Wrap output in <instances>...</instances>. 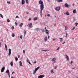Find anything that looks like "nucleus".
<instances>
[{
  "mask_svg": "<svg viewBox=\"0 0 78 78\" xmlns=\"http://www.w3.org/2000/svg\"><path fill=\"white\" fill-rule=\"evenodd\" d=\"M2 46V43L0 42V47H1Z\"/></svg>",
  "mask_w": 78,
  "mask_h": 78,
  "instance_id": "nucleus-43",
  "label": "nucleus"
},
{
  "mask_svg": "<svg viewBox=\"0 0 78 78\" xmlns=\"http://www.w3.org/2000/svg\"><path fill=\"white\" fill-rule=\"evenodd\" d=\"M25 50H23V52L24 53H25Z\"/></svg>",
  "mask_w": 78,
  "mask_h": 78,
  "instance_id": "nucleus-40",
  "label": "nucleus"
},
{
  "mask_svg": "<svg viewBox=\"0 0 78 78\" xmlns=\"http://www.w3.org/2000/svg\"><path fill=\"white\" fill-rule=\"evenodd\" d=\"M11 49H9V55L10 56L11 55Z\"/></svg>",
  "mask_w": 78,
  "mask_h": 78,
  "instance_id": "nucleus-8",
  "label": "nucleus"
},
{
  "mask_svg": "<svg viewBox=\"0 0 78 78\" xmlns=\"http://www.w3.org/2000/svg\"><path fill=\"white\" fill-rule=\"evenodd\" d=\"M23 25V23H21L19 25V27H22V26Z\"/></svg>",
  "mask_w": 78,
  "mask_h": 78,
  "instance_id": "nucleus-14",
  "label": "nucleus"
},
{
  "mask_svg": "<svg viewBox=\"0 0 78 78\" xmlns=\"http://www.w3.org/2000/svg\"><path fill=\"white\" fill-rule=\"evenodd\" d=\"M78 23H75L76 26L78 25Z\"/></svg>",
  "mask_w": 78,
  "mask_h": 78,
  "instance_id": "nucleus-33",
  "label": "nucleus"
},
{
  "mask_svg": "<svg viewBox=\"0 0 78 78\" xmlns=\"http://www.w3.org/2000/svg\"><path fill=\"white\" fill-rule=\"evenodd\" d=\"M9 69H7L6 71V73H9Z\"/></svg>",
  "mask_w": 78,
  "mask_h": 78,
  "instance_id": "nucleus-28",
  "label": "nucleus"
},
{
  "mask_svg": "<svg viewBox=\"0 0 78 78\" xmlns=\"http://www.w3.org/2000/svg\"><path fill=\"white\" fill-rule=\"evenodd\" d=\"M8 75L9 76V75H10L9 73H8Z\"/></svg>",
  "mask_w": 78,
  "mask_h": 78,
  "instance_id": "nucleus-47",
  "label": "nucleus"
},
{
  "mask_svg": "<svg viewBox=\"0 0 78 78\" xmlns=\"http://www.w3.org/2000/svg\"><path fill=\"white\" fill-rule=\"evenodd\" d=\"M56 69V67H55V69Z\"/></svg>",
  "mask_w": 78,
  "mask_h": 78,
  "instance_id": "nucleus-62",
  "label": "nucleus"
},
{
  "mask_svg": "<svg viewBox=\"0 0 78 78\" xmlns=\"http://www.w3.org/2000/svg\"><path fill=\"white\" fill-rule=\"evenodd\" d=\"M39 4H40V13L41 14H42V10H43V9H44V3L42 1V0H40L39 2Z\"/></svg>",
  "mask_w": 78,
  "mask_h": 78,
  "instance_id": "nucleus-1",
  "label": "nucleus"
},
{
  "mask_svg": "<svg viewBox=\"0 0 78 78\" xmlns=\"http://www.w3.org/2000/svg\"><path fill=\"white\" fill-rule=\"evenodd\" d=\"M13 73H14V72H13L12 73V74H13Z\"/></svg>",
  "mask_w": 78,
  "mask_h": 78,
  "instance_id": "nucleus-53",
  "label": "nucleus"
},
{
  "mask_svg": "<svg viewBox=\"0 0 78 78\" xmlns=\"http://www.w3.org/2000/svg\"><path fill=\"white\" fill-rule=\"evenodd\" d=\"M67 35H68V34H67V33H66V37H67Z\"/></svg>",
  "mask_w": 78,
  "mask_h": 78,
  "instance_id": "nucleus-41",
  "label": "nucleus"
},
{
  "mask_svg": "<svg viewBox=\"0 0 78 78\" xmlns=\"http://www.w3.org/2000/svg\"><path fill=\"white\" fill-rule=\"evenodd\" d=\"M73 12L74 14H75L76 13V10H74L73 11Z\"/></svg>",
  "mask_w": 78,
  "mask_h": 78,
  "instance_id": "nucleus-15",
  "label": "nucleus"
},
{
  "mask_svg": "<svg viewBox=\"0 0 78 78\" xmlns=\"http://www.w3.org/2000/svg\"><path fill=\"white\" fill-rule=\"evenodd\" d=\"M11 78H14V77L12 76V77H11Z\"/></svg>",
  "mask_w": 78,
  "mask_h": 78,
  "instance_id": "nucleus-54",
  "label": "nucleus"
},
{
  "mask_svg": "<svg viewBox=\"0 0 78 78\" xmlns=\"http://www.w3.org/2000/svg\"><path fill=\"white\" fill-rule=\"evenodd\" d=\"M29 63L30 64V65H32L31 63L30 62H29Z\"/></svg>",
  "mask_w": 78,
  "mask_h": 78,
  "instance_id": "nucleus-44",
  "label": "nucleus"
},
{
  "mask_svg": "<svg viewBox=\"0 0 78 78\" xmlns=\"http://www.w3.org/2000/svg\"><path fill=\"white\" fill-rule=\"evenodd\" d=\"M48 38L49 39H50L49 38H50V36H48Z\"/></svg>",
  "mask_w": 78,
  "mask_h": 78,
  "instance_id": "nucleus-51",
  "label": "nucleus"
},
{
  "mask_svg": "<svg viewBox=\"0 0 78 78\" xmlns=\"http://www.w3.org/2000/svg\"><path fill=\"white\" fill-rule=\"evenodd\" d=\"M54 27H55L56 26V24H54Z\"/></svg>",
  "mask_w": 78,
  "mask_h": 78,
  "instance_id": "nucleus-56",
  "label": "nucleus"
},
{
  "mask_svg": "<svg viewBox=\"0 0 78 78\" xmlns=\"http://www.w3.org/2000/svg\"><path fill=\"white\" fill-rule=\"evenodd\" d=\"M16 18H19V16H16Z\"/></svg>",
  "mask_w": 78,
  "mask_h": 78,
  "instance_id": "nucleus-46",
  "label": "nucleus"
},
{
  "mask_svg": "<svg viewBox=\"0 0 78 78\" xmlns=\"http://www.w3.org/2000/svg\"><path fill=\"white\" fill-rule=\"evenodd\" d=\"M15 59L16 61H18V58H17V57H16Z\"/></svg>",
  "mask_w": 78,
  "mask_h": 78,
  "instance_id": "nucleus-23",
  "label": "nucleus"
},
{
  "mask_svg": "<svg viewBox=\"0 0 78 78\" xmlns=\"http://www.w3.org/2000/svg\"><path fill=\"white\" fill-rule=\"evenodd\" d=\"M75 28V27H74L73 29H72V30H74V29Z\"/></svg>",
  "mask_w": 78,
  "mask_h": 78,
  "instance_id": "nucleus-31",
  "label": "nucleus"
},
{
  "mask_svg": "<svg viewBox=\"0 0 78 78\" xmlns=\"http://www.w3.org/2000/svg\"><path fill=\"white\" fill-rule=\"evenodd\" d=\"M26 33H27V31H25V30H24V36H25V34H26Z\"/></svg>",
  "mask_w": 78,
  "mask_h": 78,
  "instance_id": "nucleus-16",
  "label": "nucleus"
},
{
  "mask_svg": "<svg viewBox=\"0 0 78 78\" xmlns=\"http://www.w3.org/2000/svg\"><path fill=\"white\" fill-rule=\"evenodd\" d=\"M27 62H30V61L29 60H27Z\"/></svg>",
  "mask_w": 78,
  "mask_h": 78,
  "instance_id": "nucleus-45",
  "label": "nucleus"
},
{
  "mask_svg": "<svg viewBox=\"0 0 78 78\" xmlns=\"http://www.w3.org/2000/svg\"><path fill=\"white\" fill-rule=\"evenodd\" d=\"M72 69H75V68H72Z\"/></svg>",
  "mask_w": 78,
  "mask_h": 78,
  "instance_id": "nucleus-55",
  "label": "nucleus"
},
{
  "mask_svg": "<svg viewBox=\"0 0 78 78\" xmlns=\"http://www.w3.org/2000/svg\"><path fill=\"white\" fill-rule=\"evenodd\" d=\"M22 5H24V4H25V1L24 0H22Z\"/></svg>",
  "mask_w": 78,
  "mask_h": 78,
  "instance_id": "nucleus-10",
  "label": "nucleus"
},
{
  "mask_svg": "<svg viewBox=\"0 0 78 78\" xmlns=\"http://www.w3.org/2000/svg\"><path fill=\"white\" fill-rule=\"evenodd\" d=\"M36 30L37 31H39V30H40L39 29V28H37Z\"/></svg>",
  "mask_w": 78,
  "mask_h": 78,
  "instance_id": "nucleus-25",
  "label": "nucleus"
},
{
  "mask_svg": "<svg viewBox=\"0 0 78 78\" xmlns=\"http://www.w3.org/2000/svg\"><path fill=\"white\" fill-rule=\"evenodd\" d=\"M37 19V17H34V20H36Z\"/></svg>",
  "mask_w": 78,
  "mask_h": 78,
  "instance_id": "nucleus-18",
  "label": "nucleus"
},
{
  "mask_svg": "<svg viewBox=\"0 0 78 78\" xmlns=\"http://www.w3.org/2000/svg\"><path fill=\"white\" fill-rule=\"evenodd\" d=\"M45 29L46 30V31H47V28H46V27H45Z\"/></svg>",
  "mask_w": 78,
  "mask_h": 78,
  "instance_id": "nucleus-48",
  "label": "nucleus"
},
{
  "mask_svg": "<svg viewBox=\"0 0 78 78\" xmlns=\"http://www.w3.org/2000/svg\"><path fill=\"white\" fill-rule=\"evenodd\" d=\"M9 76V78H10V75Z\"/></svg>",
  "mask_w": 78,
  "mask_h": 78,
  "instance_id": "nucleus-64",
  "label": "nucleus"
},
{
  "mask_svg": "<svg viewBox=\"0 0 78 78\" xmlns=\"http://www.w3.org/2000/svg\"><path fill=\"white\" fill-rule=\"evenodd\" d=\"M20 66H22V62H21V61H20Z\"/></svg>",
  "mask_w": 78,
  "mask_h": 78,
  "instance_id": "nucleus-13",
  "label": "nucleus"
},
{
  "mask_svg": "<svg viewBox=\"0 0 78 78\" xmlns=\"http://www.w3.org/2000/svg\"><path fill=\"white\" fill-rule=\"evenodd\" d=\"M0 16L1 17H2V18H3V16L2 15V14H0Z\"/></svg>",
  "mask_w": 78,
  "mask_h": 78,
  "instance_id": "nucleus-21",
  "label": "nucleus"
},
{
  "mask_svg": "<svg viewBox=\"0 0 78 78\" xmlns=\"http://www.w3.org/2000/svg\"><path fill=\"white\" fill-rule=\"evenodd\" d=\"M60 39V42H62V38H59Z\"/></svg>",
  "mask_w": 78,
  "mask_h": 78,
  "instance_id": "nucleus-29",
  "label": "nucleus"
},
{
  "mask_svg": "<svg viewBox=\"0 0 78 78\" xmlns=\"http://www.w3.org/2000/svg\"><path fill=\"white\" fill-rule=\"evenodd\" d=\"M12 37H14V36H15V35L14 34L12 33Z\"/></svg>",
  "mask_w": 78,
  "mask_h": 78,
  "instance_id": "nucleus-20",
  "label": "nucleus"
},
{
  "mask_svg": "<svg viewBox=\"0 0 78 78\" xmlns=\"http://www.w3.org/2000/svg\"><path fill=\"white\" fill-rule=\"evenodd\" d=\"M45 31H46V34H47V35H48V34H49V31H48V30H46Z\"/></svg>",
  "mask_w": 78,
  "mask_h": 78,
  "instance_id": "nucleus-11",
  "label": "nucleus"
},
{
  "mask_svg": "<svg viewBox=\"0 0 78 78\" xmlns=\"http://www.w3.org/2000/svg\"><path fill=\"white\" fill-rule=\"evenodd\" d=\"M47 37H45L44 38V41H45L46 42V41H47Z\"/></svg>",
  "mask_w": 78,
  "mask_h": 78,
  "instance_id": "nucleus-12",
  "label": "nucleus"
},
{
  "mask_svg": "<svg viewBox=\"0 0 78 78\" xmlns=\"http://www.w3.org/2000/svg\"><path fill=\"white\" fill-rule=\"evenodd\" d=\"M22 37H23L22 35L20 37V39H22Z\"/></svg>",
  "mask_w": 78,
  "mask_h": 78,
  "instance_id": "nucleus-35",
  "label": "nucleus"
},
{
  "mask_svg": "<svg viewBox=\"0 0 78 78\" xmlns=\"http://www.w3.org/2000/svg\"><path fill=\"white\" fill-rule=\"evenodd\" d=\"M68 29V27L67 26L65 27V30H67Z\"/></svg>",
  "mask_w": 78,
  "mask_h": 78,
  "instance_id": "nucleus-19",
  "label": "nucleus"
},
{
  "mask_svg": "<svg viewBox=\"0 0 78 78\" xmlns=\"http://www.w3.org/2000/svg\"><path fill=\"white\" fill-rule=\"evenodd\" d=\"M71 64H72V63H73V61H72L71 62Z\"/></svg>",
  "mask_w": 78,
  "mask_h": 78,
  "instance_id": "nucleus-52",
  "label": "nucleus"
},
{
  "mask_svg": "<svg viewBox=\"0 0 78 78\" xmlns=\"http://www.w3.org/2000/svg\"><path fill=\"white\" fill-rule=\"evenodd\" d=\"M5 49H7V46L6 45V44H5Z\"/></svg>",
  "mask_w": 78,
  "mask_h": 78,
  "instance_id": "nucleus-30",
  "label": "nucleus"
},
{
  "mask_svg": "<svg viewBox=\"0 0 78 78\" xmlns=\"http://www.w3.org/2000/svg\"><path fill=\"white\" fill-rule=\"evenodd\" d=\"M7 3H8V4H11L10 2L8 1L7 2Z\"/></svg>",
  "mask_w": 78,
  "mask_h": 78,
  "instance_id": "nucleus-26",
  "label": "nucleus"
},
{
  "mask_svg": "<svg viewBox=\"0 0 78 78\" xmlns=\"http://www.w3.org/2000/svg\"><path fill=\"white\" fill-rule=\"evenodd\" d=\"M15 24H16V25H18L17 23H15Z\"/></svg>",
  "mask_w": 78,
  "mask_h": 78,
  "instance_id": "nucleus-49",
  "label": "nucleus"
},
{
  "mask_svg": "<svg viewBox=\"0 0 78 78\" xmlns=\"http://www.w3.org/2000/svg\"><path fill=\"white\" fill-rule=\"evenodd\" d=\"M42 51H48V50H42Z\"/></svg>",
  "mask_w": 78,
  "mask_h": 78,
  "instance_id": "nucleus-24",
  "label": "nucleus"
},
{
  "mask_svg": "<svg viewBox=\"0 0 78 78\" xmlns=\"http://www.w3.org/2000/svg\"><path fill=\"white\" fill-rule=\"evenodd\" d=\"M27 14H29V13L28 12H27Z\"/></svg>",
  "mask_w": 78,
  "mask_h": 78,
  "instance_id": "nucleus-60",
  "label": "nucleus"
},
{
  "mask_svg": "<svg viewBox=\"0 0 78 78\" xmlns=\"http://www.w3.org/2000/svg\"><path fill=\"white\" fill-rule=\"evenodd\" d=\"M18 57L19 58H20V55H18Z\"/></svg>",
  "mask_w": 78,
  "mask_h": 78,
  "instance_id": "nucleus-50",
  "label": "nucleus"
},
{
  "mask_svg": "<svg viewBox=\"0 0 78 78\" xmlns=\"http://www.w3.org/2000/svg\"><path fill=\"white\" fill-rule=\"evenodd\" d=\"M74 5H75V4H73V6H74Z\"/></svg>",
  "mask_w": 78,
  "mask_h": 78,
  "instance_id": "nucleus-59",
  "label": "nucleus"
},
{
  "mask_svg": "<svg viewBox=\"0 0 78 78\" xmlns=\"http://www.w3.org/2000/svg\"><path fill=\"white\" fill-rule=\"evenodd\" d=\"M10 65L11 66H13V63L12 62L10 63Z\"/></svg>",
  "mask_w": 78,
  "mask_h": 78,
  "instance_id": "nucleus-22",
  "label": "nucleus"
},
{
  "mask_svg": "<svg viewBox=\"0 0 78 78\" xmlns=\"http://www.w3.org/2000/svg\"><path fill=\"white\" fill-rule=\"evenodd\" d=\"M51 73H53V69H52L51 70Z\"/></svg>",
  "mask_w": 78,
  "mask_h": 78,
  "instance_id": "nucleus-36",
  "label": "nucleus"
},
{
  "mask_svg": "<svg viewBox=\"0 0 78 78\" xmlns=\"http://www.w3.org/2000/svg\"><path fill=\"white\" fill-rule=\"evenodd\" d=\"M55 60H56V58H54L52 59V61H55Z\"/></svg>",
  "mask_w": 78,
  "mask_h": 78,
  "instance_id": "nucleus-27",
  "label": "nucleus"
},
{
  "mask_svg": "<svg viewBox=\"0 0 78 78\" xmlns=\"http://www.w3.org/2000/svg\"><path fill=\"white\" fill-rule=\"evenodd\" d=\"M29 20L30 21L31 20V19H29Z\"/></svg>",
  "mask_w": 78,
  "mask_h": 78,
  "instance_id": "nucleus-61",
  "label": "nucleus"
},
{
  "mask_svg": "<svg viewBox=\"0 0 78 78\" xmlns=\"http://www.w3.org/2000/svg\"><path fill=\"white\" fill-rule=\"evenodd\" d=\"M37 62H36V61H34V64H36V63Z\"/></svg>",
  "mask_w": 78,
  "mask_h": 78,
  "instance_id": "nucleus-32",
  "label": "nucleus"
},
{
  "mask_svg": "<svg viewBox=\"0 0 78 78\" xmlns=\"http://www.w3.org/2000/svg\"><path fill=\"white\" fill-rule=\"evenodd\" d=\"M65 43V42H64L63 43H62V44H64Z\"/></svg>",
  "mask_w": 78,
  "mask_h": 78,
  "instance_id": "nucleus-57",
  "label": "nucleus"
},
{
  "mask_svg": "<svg viewBox=\"0 0 78 78\" xmlns=\"http://www.w3.org/2000/svg\"><path fill=\"white\" fill-rule=\"evenodd\" d=\"M55 9L56 11H59L61 9V7H57L55 8Z\"/></svg>",
  "mask_w": 78,
  "mask_h": 78,
  "instance_id": "nucleus-4",
  "label": "nucleus"
},
{
  "mask_svg": "<svg viewBox=\"0 0 78 78\" xmlns=\"http://www.w3.org/2000/svg\"><path fill=\"white\" fill-rule=\"evenodd\" d=\"M47 16H48V17H50V14H48L47 15Z\"/></svg>",
  "mask_w": 78,
  "mask_h": 78,
  "instance_id": "nucleus-42",
  "label": "nucleus"
},
{
  "mask_svg": "<svg viewBox=\"0 0 78 78\" xmlns=\"http://www.w3.org/2000/svg\"><path fill=\"white\" fill-rule=\"evenodd\" d=\"M58 2H62V0H57Z\"/></svg>",
  "mask_w": 78,
  "mask_h": 78,
  "instance_id": "nucleus-17",
  "label": "nucleus"
},
{
  "mask_svg": "<svg viewBox=\"0 0 78 78\" xmlns=\"http://www.w3.org/2000/svg\"><path fill=\"white\" fill-rule=\"evenodd\" d=\"M12 30H14V27H12Z\"/></svg>",
  "mask_w": 78,
  "mask_h": 78,
  "instance_id": "nucleus-34",
  "label": "nucleus"
},
{
  "mask_svg": "<svg viewBox=\"0 0 78 78\" xmlns=\"http://www.w3.org/2000/svg\"><path fill=\"white\" fill-rule=\"evenodd\" d=\"M26 3H29L28 0H26Z\"/></svg>",
  "mask_w": 78,
  "mask_h": 78,
  "instance_id": "nucleus-37",
  "label": "nucleus"
},
{
  "mask_svg": "<svg viewBox=\"0 0 78 78\" xmlns=\"http://www.w3.org/2000/svg\"><path fill=\"white\" fill-rule=\"evenodd\" d=\"M66 14L67 15H69V12H67L66 13Z\"/></svg>",
  "mask_w": 78,
  "mask_h": 78,
  "instance_id": "nucleus-39",
  "label": "nucleus"
},
{
  "mask_svg": "<svg viewBox=\"0 0 78 78\" xmlns=\"http://www.w3.org/2000/svg\"><path fill=\"white\" fill-rule=\"evenodd\" d=\"M65 7H66V8H70V7L71 6V5H68L67 3H66L65 4Z\"/></svg>",
  "mask_w": 78,
  "mask_h": 78,
  "instance_id": "nucleus-3",
  "label": "nucleus"
},
{
  "mask_svg": "<svg viewBox=\"0 0 78 78\" xmlns=\"http://www.w3.org/2000/svg\"><path fill=\"white\" fill-rule=\"evenodd\" d=\"M29 25V27L31 28V27L32 26V23H30V24H28L27 26Z\"/></svg>",
  "mask_w": 78,
  "mask_h": 78,
  "instance_id": "nucleus-9",
  "label": "nucleus"
},
{
  "mask_svg": "<svg viewBox=\"0 0 78 78\" xmlns=\"http://www.w3.org/2000/svg\"><path fill=\"white\" fill-rule=\"evenodd\" d=\"M5 67H3L1 69V72H4V70H5Z\"/></svg>",
  "mask_w": 78,
  "mask_h": 78,
  "instance_id": "nucleus-6",
  "label": "nucleus"
},
{
  "mask_svg": "<svg viewBox=\"0 0 78 78\" xmlns=\"http://www.w3.org/2000/svg\"><path fill=\"white\" fill-rule=\"evenodd\" d=\"M39 69V67H38L37 68H36L34 71L33 72V74H35V73H36V72L37 71V70H38Z\"/></svg>",
  "mask_w": 78,
  "mask_h": 78,
  "instance_id": "nucleus-2",
  "label": "nucleus"
},
{
  "mask_svg": "<svg viewBox=\"0 0 78 78\" xmlns=\"http://www.w3.org/2000/svg\"><path fill=\"white\" fill-rule=\"evenodd\" d=\"M53 41H55V38L53 39Z\"/></svg>",
  "mask_w": 78,
  "mask_h": 78,
  "instance_id": "nucleus-58",
  "label": "nucleus"
},
{
  "mask_svg": "<svg viewBox=\"0 0 78 78\" xmlns=\"http://www.w3.org/2000/svg\"><path fill=\"white\" fill-rule=\"evenodd\" d=\"M66 58L67 59V61H69V56H68L67 55H65Z\"/></svg>",
  "mask_w": 78,
  "mask_h": 78,
  "instance_id": "nucleus-7",
  "label": "nucleus"
},
{
  "mask_svg": "<svg viewBox=\"0 0 78 78\" xmlns=\"http://www.w3.org/2000/svg\"><path fill=\"white\" fill-rule=\"evenodd\" d=\"M7 21L8 22H10V20H9V19H8L7 20Z\"/></svg>",
  "mask_w": 78,
  "mask_h": 78,
  "instance_id": "nucleus-38",
  "label": "nucleus"
},
{
  "mask_svg": "<svg viewBox=\"0 0 78 78\" xmlns=\"http://www.w3.org/2000/svg\"><path fill=\"white\" fill-rule=\"evenodd\" d=\"M45 76V75H40L38 77V78H44Z\"/></svg>",
  "mask_w": 78,
  "mask_h": 78,
  "instance_id": "nucleus-5",
  "label": "nucleus"
},
{
  "mask_svg": "<svg viewBox=\"0 0 78 78\" xmlns=\"http://www.w3.org/2000/svg\"><path fill=\"white\" fill-rule=\"evenodd\" d=\"M59 48H60V47H58V48H57V49H59Z\"/></svg>",
  "mask_w": 78,
  "mask_h": 78,
  "instance_id": "nucleus-63",
  "label": "nucleus"
}]
</instances>
